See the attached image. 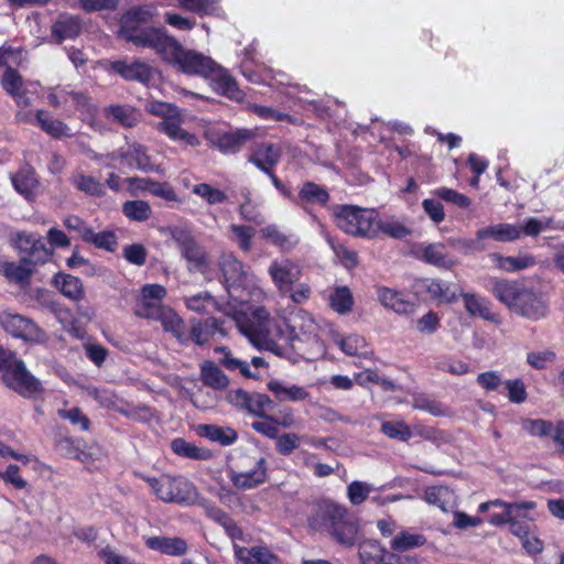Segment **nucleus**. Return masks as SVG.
Listing matches in <instances>:
<instances>
[{"label": "nucleus", "instance_id": "obj_18", "mask_svg": "<svg viewBox=\"0 0 564 564\" xmlns=\"http://www.w3.org/2000/svg\"><path fill=\"white\" fill-rule=\"evenodd\" d=\"M110 69L127 82L148 84L153 78L152 67L140 59H133L132 62L126 59L113 61L110 63Z\"/></svg>", "mask_w": 564, "mask_h": 564}, {"label": "nucleus", "instance_id": "obj_43", "mask_svg": "<svg viewBox=\"0 0 564 564\" xmlns=\"http://www.w3.org/2000/svg\"><path fill=\"white\" fill-rule=\"evenodd\" d=\"M329 305L338 314H347L352 310L354 297L348 286H337L329 295Z\"/></svg>", "mask_w": 564, "mask_h": 564}, {"label": "nucleus", "instance_id": "obj_47", "mask_svg": "<svg viewBox=\"0 0 564 564\" xmlns=\"http://www.w3.org/2000/svg\"><path fill=\"white\" fill-rule=\"evenodd\" d=\"M412 408L415 410L426 411L427 413L440 416L446 414V408L440 402L425 397L422 393H413L411 395Z\"/></svg>", "mask_w": 564, "mask_h": 564}, {"label": "nucleus", "instance_id": "obj_19", "mask_svg": "<svg viewBox=\"0 0 564 564\" xmlns=\"http://www.w3.org/2000/svg\"><path fill=\"white\" fill-rule=\"evenodd\" d=\"M458 296L462 297L464 307L470 317H480L494 324L500 323V315L492 311V303L489 299L470 292H462Z\"/></svg>", "mask_w": 564, "mask_h": 564}, {"label": "nucleus", "instance_id": "obj_3", "mask_svg": "<svg viewBox=\"0 0 564 564\" xmlns=\"http://www.w3.org/2000/svg\"><path fill=\"white\" fill-rule=\"evenodd\" d=\"M235 321L240 333L259 348L279 352V343L289 344L292 338L293 329L286 321L271 318L269 312L262 306L252 308L250 312H237Z\"/></svg>", "mask_w": 564, "mask_h": 564}, {"label": "nucleus", "instance_id": "obj_2", "mask_svg": "<svg viewBox=\"0 0 564 564\" xmlns=\"http://www.w3.org/2000/svg\"><path fill=\"white\" fill-rule=\"evenodd\" d=\"M312 530L327 533L338 544L352 546L359 530L358 519L347 507L333 500L316 502L307 518Z\"/></svg>", "mask_w": 564, "mask_h": 564}, {"label": "nucleus", "instance_id": "obj_54", "mask_svg": "<svg viewBox=\"0 0 564 564\" xmlns=\"http://www.w3.org/2000/svg\"><path fill=\"white\" fill-rule=\"evenodd\" d=\"M376 237L382 232L395 239H403L411 234V230L399 221H381L377 216Z\"/></svg>", "mask_w": 564, "mask_h": 564}, {"label": "nucleus", "instance_id": "obj_63", "mask_svg": "<svg viewBox=\"0 0 564 564\" xmlns=\"http://www.w3.org/2000/svg\"><path fill=\"white\" fill-rule=\"evenodd\" d=\"M231 232L235 235V238L239 245V248L248 252L251 249V239L254 235V229L250 226L245 225H231Z\"/></svg>", "mask_w": 564, "mask_h": 564}, {"label": "nucleus", "instance_id": "obj_41", "mask_svg": "<svg viewBox=\"0 0 564 564\" xmlns=\"http://www.w3.org/2000/svg\"><path fill=\"white\" fill-rule=\"evenodd\" d=\"M200 377L203 383L209 388H227L229 383L223 370L210 360H206L202 364Z\"/></svg>", "mask_w": 564, "mask_h": 564}, {"label": "nucleus", "instance_id": "obj_12", "mask_svg": "<svg viewBox=\"0 0 564 564\" xmlns=\"http://www.w3.org/2000/svg\"><path fill=\"white\" fill-rule=\"evenodd\" d=\"M248 147L250 149L248 162L252 163L264 174H271L280 162L282 155L281 148L271 142L259 141L257 133Z\"/></svg>", "mask_w": 564, "mask_h": 564}, {"label": "nucleus", "instance_id": "obj_58", "mask_svg": "<svg viewBox=\"0 0 564 564\" xmlns=\"http://www.w3.org/2000/svg\"><path fill=\"white\" fill-rule=\"evenodd\" d=\"M120 406V413L134 421L149 422L154 415L153 410L147 405L126 402V405Z\"/></svg>", "mask_w": 564, "mask_h": 564}, {"label": "nucleus", "instance_id": "obj_31", "mask_svg": "<svg viewBox=\"0 0 564 564\" xmlns=\"http://www.w3.org/2000/svg\"><path fill=\"white\" fill-rule=\"evenodd\" d=\"M476 237L478 240L491 238L495 241L510 242L519 239L521 237V231L516 225L502 223L480 228L476 232Z\"/></svg>", "mask_w": 564, "mask_h": 564}, {"label": "nucleus", "instance_id": "obj_57", "mask_svg": "<svg viewBox=\"0 0 564 564\" xmlns=\"http://www.w3.org/2000/svg\"><path fill=\"white\" fill-rule=\"evenodd\" d=\"M57 414L59 417L69 421V423L80 431H88L90 427L89 419L76 406L70 409H58Z\"/></svg>", "mask_w": 564, "mask_h": 564}, {"label": "nucleus", "instance_id": "obj_28", "mask_svg": "<svg viewBox=\"0 0 564 564\" xmlns=\"http://www.w3.org/2000/svg\"><path fill=\"white\" fill-rule=\"evenodd\" d=\"M54 286L67 299L79 302L85 297L82 280L68 273L57 272L52 280Z\"/></svg>", "mask_w": 564, "mask_h": 564}, {"label": "nucleus", "instance_id": "obj_34", "mask_svg": "<svg viewBox=\"0 0 564 564\" xmlns=\"http://www.w3.org/2000/svg\"><path fill=\"white\" fill-rule=\"evenodd\" d=\"M145 544L153 551L172 556H181L187 551V543L181 538L152 536Z\"/></svg>", "mask_w": 564, "mask_h": 564}, {"label": "nucleus", "instance_id": "obj_11", "mask_svg": "<svg viewBox=\"0 0 564 564\" xmlns=\"http://www.w3.org/2000/svg\"><path fill=\"white\" fill-rule=\"evenodd\" d=\"M247 469L228 471V478L239 490H250L263 485L268 479V462L264 457H248Z\"/></svg>", "mask_w": 564, "mask_h": 564}, {"label": "nucleus", "instance_id": "obj_15", "mask_svg": "<svg viewBox=\"0 0 564 564\" xmlns=\"http://www.w3.org/2000/svg\"><path fill=\"white\" fill-rule=\"evenodd\" d=\"M256 137L253 129H236L227 132H215L210 134L209 141L224 154H236Z\"/></svg>", "mask_w": 564, "mask_h": 564}, {"label": "nucleus", "instance_id": "obj_60", "mask_svg": "<svg viewBox=\"0 0 564 564\" xmlns=\"http://www.w3.org/2000/svg\"><path fill=\"white\" fill-rule=\"evenodd\" d=\"M23 78L15 68L7 67L1 78V86L8 95H17L22 88Z\"/></svg>", "mask_w": 564, "mask_h": 564}, {"label": "nucleus", "instance_id": "obj_32", "mask_svg": "<svg viewBox=\"0 0 564 564\" xmlns=\"http://www.w3.org/2000/svg\"><path fill=\"white\" fill-rule=\"evenodd\" d=\"M104 115L123 128H133L140 121L139 110L130 105H110L104 109Z\"/></svg>", "mask_w": 564, "mask_h": 564}, {"label": "nucleus", "instance_id": "obj_25", "mask_svg": "<svg viewBox=\"0 0 564 564\" xmlns=\"http://www.w3.org/2000/svg\"><path fill=\"white\" fill-rule=\"evenodd\" d=\"M83 30V20L78 15L61 13L52 25V35L58 43L76 39Z\"/></svg>", "mask_w": 564, "mask_h": 564}, {"label": "nucleus", "instance_id": "obj_48", "mask_svg": "<svg viewBox=\"0 0 564 564\" xmlns=\"http://www.w3.org/2000/svg\"><path fill=\"white\" fill-rule=\"evenodd\" d=\"M381 432L393 440L406 442L412 437L411 429L403 421H384L381 424Z\"/></svg>", "mask_w": 564, "mask_h": 564}, {"label": "nucleus", "instance_id": "obj_59", "mask_svg": "<svg viewBox=\"0 0 564 564\" xmlns=\"http://www.w3.org/2000/svg\"><path fill=\"white\" fill-rule=\"evenodd\" d=\"M91 394L101 406L119 413L121 408L120 405H126L127 402L118 398L113 390H91Z\"/></svg>", "mask_w": 564, "mask_h": 564}, {"label": "nucleus", "instance_id": "obj_52", "mask_svg": "<svg viewBox=\"0 0 564 564\" xmlns=\"http://www.w3.org/2000/svg\"><path fill=\"white\" fill-rule=\"evenodd\" d=\"M340 349L349 356H360L367 354L366 339L357 334H350L339 341Z\"/></svg>", "mask_w": 564, "mask_h": 564}, {"label": "nucleus", "instance_id": "obj_30", "mask_svg": "<svg viewBox=\"0 0 564 564\" xmlns=\"http://www.w3.org/2000/svg\"><path fill=\"white\" fill-rule=\"evenodd\" d=\"M424 499L429 505L438 507L443 512L457 508V496L446 486H433L425 490Z\"/></svg>", "mask_w": 564, "mask_h": 564}, {"label": "nucleus", "instance_id": "obj_1", "mask_svg": "<svg viewBox=\"0 0 564 564\" xmlns=\"http://www.w3.org/2000/svg\"><path fill=\"white\" fill-rule=\"evenodd\" d=\"M155 17L151 6H133L119 19L118 37L133 44L138 48H150L170 64L176 65L186 75L208 78L213 75L217 63L209 56L195 51L185 50L164 26L150 23Z\"/></svg>", "mask_w": 564, "mask_h": 564}, {"label": "nucleus", "instance_id": "obj_21", "mask_svg": "<svg viewBox=\"0 0 564 564\" xmlns=\"http://www.w3.org/2000/svg\"><path fill=\"white\" fill-rule=\"evenodd\" d=\"M416 258L440 269H451L455 264L447 247L441 242L420 245Z\"/></svg>", "mask_w": 564, "mask_h": 564}, {"label": "nucleus", "instance_id": "obj_20", "mask_svg": "<svg viewBox=\"0 0 564 564\" xmlns=\"http://www.w3.org/2000/svg\"><path fill=\"white\" fill-rule=\"evenodd\" d=\"M329 200L330 194L325 186L306 181L301 185L294 205L307 210L308 206L326 207Z\"/></svg>", "mask_w": 564, "mask_h": 564}, {"label": "nucleus", "instance_id": "obj_7", "mask_svg": "<svg viewBox=\"0 0 564 564\" xmlns=\"http://www.w3.org/2000/svg\"><path fill=\"white\" fill-rule=\"evenodd\" d=\"M328 209L334 225L343 232L358 238H376L378 213L375 209L350 204H335Z\"/></svg>", "mask_w": 564, "mask_h": 564}, {"label": "nucleus", "instance_id": "obj_44", "mask_svg": "<svg viewBox=\"0 0 564 564\" xmlns=\"http://www.w3.org/2000/svg\"><path fill=\"white\" fill-rule=\"evenodd\" d=\"M172 451L182 457L193 459H207L210 457L208 449L196 446L194 443L186 442L183 438H175L171 442Z\"/></svg>", "mask_w": 564, "mask_h": 564}, {"label": "nucleus", "instance_id": "obj_33", "mask_svg": "<svg viewBox=\"0 0 564 564\" xmlns=\"http://www.w3.org/2000/svg\"><path fill=\"white\" fill-rule=\"evenodd\" d=\"M34 272V268L23 263L21 259L19 262L0 261V275L4 276L10 283L29 284Z\"/></svg>", "mask_w": 564, "mask_h": 564}, {"label": "nucleus", "instance_id": "obj_16", "mask_svg": "<svg viewBox=\"0 0 564 564\" xmlns=\"http://www.w3.org/2000/svg\"><path fill=\"white\" fill-rule=\"evenodd\" d=\"M268 272L283 296H286L288 290H291L290 288L299 282L302 276L301 267L290 259L273 261Z\"/></svg>", "mask_w": 564, "mask_h": 564}, {"label": "nucleus", "instance_id": "obj_8", "mask_svg": "<svg viewBox=\"0 0 564 564\" xmlns=\"http://www.w3.org/2000/svg\"><path fill=\"white\" fill-rule=\"evenodd\" d=\"M171 237L189 271H204L208 268V254L189 230L176 227L171 231Z\"/></svg>", "mask_w": 564, "mask_h": 564}, {"label": "nucleus", "instance_id": "obj_36", "mask_svg": "<svg viewBox=\"0 0 564 564\" xmlns=\"http://www.w3.org/2000/svg\"><path fill=\"white\" fill-rule=\"evenodd\" d=\"M165 332L171 333L180 344L188 343V332L184 319L171 307H167L160 319Z\"/></svg>", "mask_w": 564, "mask_h": 564}, {"label": "nucleus", "instance_id": "obj_37", "mask_svg": "<svg viewBox=\"0 0 564 564\" xmlns=\"http://www.w3.org/2000/svg\"><path fill=\"white\" fill-rule=\"evenodd\" d=\"M494 259L499 269L507 272H517L524 270L536 264V260L532 254H520L518 257L502 256L494 253Z\"/></svg>", "mask_w": 564, "mask_h": 564}, {"label": "nucleus", "instance_id": "obj_13", "mask_svg": "<svg viewBox=\"0 0 564 564\" xmlns=\"http://www.w3.org/2000/svg\"><path fill=\"white\" fill-rule=\"evenodd\" d=\"M9 359L1 373L2 382L7 388H42L41 381L28 369L17 351L14 357Z\"/></svg>", "mask_w": 564, "mask_h": 564}, {"label": "nucleus", "instance_id": "obj_62", "mask_svg": "<svg viewBox=\"0 0 564 564\" xmlns=\"http://www.w3.org/2000/svg\"><path fill=\"white\" fill-rule=\"evenodd\" d=\"M522 429L532 436H547L553 432V424L545 420L525 419L522 421Z\"/></svg>", "mask_w": 564, "mask_h": 564}, {"label": "nucleus", "instance_id": "obj_24", "mask_svg": "<svg viewBox=\"0 0 564 564\" xmlns=\"http://www.w3.org/2000/svg\"><path fill=\"white\" fill-rule=\"evenodd\" d=\"M234 552L239 564H278L281 560L265 545L245 547L234 544Z\"/></svg>", "mask_w": 564, "mask_h": 564}, {"label": "nucleus", "instance_id": "obj_29", "mask_svg": "<svg viewBox=\"0 0 564 564\" xmlns=\"http://www.w3.org/2000/svg\"><path fill=\"white\" fill-rule=\"evenodd\" d=\"M61 445L66 448V455L68 457L78 459L85 464L101 460L106 457V451L97 443L86 444L83 448L79 446L73 447L74 441L67 438L63 441Z\"/></svg>", "mask_w": 564, "mask_h": 564}, {"label": "nucleus", "instance_id": "obj_6", "mask_svg": "<svg viewBox=\"0 0 564 564\" xmlns=\"http://www.w3.org/2000/svg\"><path fill=\"white\" fill-rule=\"evenodd\" d=\"M134 475L144 480L152 494L165 503L189 507L197 501L196 486L184 476L162 474L159 477H150L142 473H134Z\"/></svg>", "mask_w": 564, "mask_h": 564}, {"label": "nucleus", "instance_id": "obj_40", "mask_svg": "<svg viewBox=\"0 0 564 564\" xmlns=\"http://www.w3.org/2000/svg\"><path fill=\"white\" fill-rule=\"evenodd\" d=\"M72 185L79 192L94 197L106 195L105 185L94 176L77 173L70 177Z\"/></svg>", "mask_w": 564, "mask_h": 564}, {"label": "nucleus", "instance_id": "obj_35", "mask_svg": "<svg viewBox=\"0 0 564 564\" xmlns=\"http://www.w3.org/2000/svg\"><path fill=\"white\" fill-rule=\"evenodd\" d=\"M223 323L216 317H207L204 322H197L192 325L188 333V341L196 345H204L217 333L221 330Z\"/></svg>", "mask_w": 564, "mask_h": 564}, {"label": "nucleus", "instance_id": "obj_23", "mask_svg": "<svg viewBox=\"0 0 564 564\" xmlns=\"http://www.w3.org/2000/svg\"><path fill=\"white\" fill-rule=\"evenodd\" d=\"M207 79L213 82L214 89L234 100V101H242L245 98V93L238 87L236 79L229 74L227 69L221 67L220 65H216L213 72V75H209Z\"/></svg>", "mask_w": 564, "mask_h": 564}, {"label": "nucleus", "instance_id": "obj_49", "mask_svg": "<svg viewBox=\"0 0 564 564\" xmlns=\"http://www.w3.org/2000/svg\"><path fill=\"white\" fill-rule=\"evenodd\" d=\"M376 488L364 481L355 480L347 487V497L351 505L358 506L365 502Z\"/></svg>", "mask_w": 564, "mask_h": 564}, {"label": "nucleus", "instance_id": "obj_14", "mask_svg": "<svg viewBox=\"0 0 564 564\" xmlns=\"http://www.w3.org/2000/svg\"><path fill=\"white\" fill-rule=\"evenodd\" d=\"M413 293L423 300H433L452 304L458 300V294L451 291L448 283L432 278H417L412 284Z\"/></svg>", "mask_w": 564, "mask_h": 564}, {"label": "nucleus", "instance_id": "obj_53", "mask_svg": "<svg viewBox=\"0 0 564 564\" xmlns=\"http://www.w3.org/2000/svg\"><path fill=\"white\" fill-rule=\"evenodd\" d=\"M425 539L421 534H413L409 532H401L398 535H395L391 541V547L394 551H406L412 547L420 546L424 544Z\"/></svg>", "mask_w": 564, "mask_h": 564}, {"label": "nucleus", "instance_id": "obj_42", "mask_svg": "<svg viewBox=\"0 0 564 564\" xmlns=\"http://www.w3.org/2000/svg\"><path fill=\"white\" fill-rule=\"evenodd\" d=\"M67 96L72 99L75 110L79 112L83 121H91L96 118L98 109L91 98L82 91H69Z\"/></svg>", "mask_w": 564, "mask_h": 564}, {"label": "nucleus", "instance_id": "obj_22", "mask_svg": "<svg viewBox=\"0 0 564 564\" xmlns=\"http://www.w3.org/2000/svg\"><path fill=\"white\" fill-rule=\"evenodd\" d=\"M13 188L25 199L33 200L36 196L40 181L33 166L24 164L11 175Z\"/></svg>", "mask_w": 564, "mask_h": 564}, {"label": "nucleus", "instance_id": "obj_64", "mask_svg": "<svg viewBox=\"0 0 564 564\" xmlns=\"http://www.w3.org/2000/svg\"><path fill=\"white\" fill-rule=\"evenodd\" d=\"M329 246L332 247L333 251L337 256V258L349 267H355L358 261L357 252L354 250H350L348 247H346L344 243L335 241L333 239H328Z\"/></svg>", "mask_w": 564, "mask_h": 564}, {"label": "nucleus", "instance_id": "obj_45", "mask_svg": "<svg viewBox=\"0 0 564 564\" xmlns=\"http://www.w3.org/2000/svg\"><path fill=\"white\" fill-rule=\"evenodd\" d=\"M122 214L130 220L142 223L151 217L152 209L145 200H127L122 204Z\"/></svg>", "mask_w": 564, "mask_h": 564}, {"label": "nucleus", "instance_id": "obj_61", "mask_svg": "<svg viewBox=\"0 0 564 564\" xmlns=\"http://www.w3.org/2000/svg\"><path fill=\"white\" fill-rule=\"evenodd\" d=\"M262 237L281 250H288L291 247L290 239L275 225H269L261 229Z\"/></svg>", "mask_w": 564, "mask_h": 564}, {"label": "nucleus", "instance_id": "obj_46", "mask_svg": "<svg viewBox=\"0 0 564 564\" xmlns=\"http://www.w3.org/2000/svg\"><path fill=\"white\" fill-rule=\"evenodd\" d=\"M35 119L41 129L55 139L67 134V126L58 119L48 117L44 110H37Z\"/></svg>", "mask_w": 564, "mask_h": 564}, {"label": "nucleus", "instance_id": "obj_55", "mask_svg": "<svg viewBox=\"0 0 564 564\" xmlns=\"http://www.w3.org/2000/svg\"><path fill=\"white\" fill-rule=\"evenodd\" d=\"M193 193L204 198L209 205L220 204L227 199V195L223 191L207 183L196 184Z\"/></svg>", "mask_w": 564, "mask_h": 564}, {"label": "nucleus", "instance_id": "obj_50", "mask_svg": "<svg viewBox=\"0 0 564 564\" xmlns=\"http://www.w3.org/2000/svg\"><path fill=\"white\" fill-rule=\"evenodd\" d=\"M87 243L94 245L97 249L113 252L117 249L118 239L116 234L111 230L95 232L93 229Z\"/></svg>", "mask_w": 564, "mask_h": 564}, {"label": "nucleus", "instance_id": "obj_26", "mask_svg": "<svg viewBox=\"0 0 564 564\" xmlns=\"http://www.w3.org/2000/svg\"><path fill=\"white\" fill-rule=\"evenodd\" d=\"M219 268L228 292L239 286L246 278L243 263L231 253L220 258Z\"/></svg>", "mask_w": 564, "mask_h": 564}, {"label": "nucleus", "instance_id": "obj_38", "mask_svg": "<svg viewBox=\"0 0 564 564\" xmlns=\"http://www.w3.org/2000/svg\"><path fill=\"white\" fill-rule=\"evenodd\" d=\"M199 432L202 436L223 446L231 445L238 438L237 432L229 426L205 424L199 426Z\"/></svg>", "mask_w": 564, "mask_h": 564}, {"label": "nucleus", "instance_id": "obj_9", "mask_svg": "<svg viewBox=\"0 0 564 564\" xmlns=\"http://www.w3.org/2000/svg\"><path fill=\"white\" fill-rule=\"evenodd\" d=\"M14 247L22 262L34 268V270L37 265L50 261L53 254L52 249L47 247L44 239L34 234H18Z\"/></svg>", "mask_w": 564, "mask_h": 564}, {"label": "nucleus", "instance_id": "obj_10", "mask_svg": "<svg viewBox=\"0 0 564 564\" xmlns=\"http://www.w3.org/2000/svg\"><path fill=\"white\" fill-rule=\"evenodd\" d=\"M0 326L12 337L29 343H39L45 335L33 319L11 311L0 313Z\"/></svg>", "mask_w": 564, "mask_h": 564}, {"label": "nucleus", "instance_id": "obj_4", "mask_svg": "<svg viewBox=\"0 0 564 564\" xmlns=\"http://www.w3.org/2000/svg\"><path fill=\"white\" fill-rule=\"evenodd\" d=\"M487 290L511 312L531 321L544 318L549 313L547 302L541 292L519 280L492 278Z\"/></svg>", "mask_w": 564, "mask_h": 564}, {"label": "nucleus", "instance_id": "obj_56", "mask_svg": "<svg viewBox=\"0 0 564 564\" xmlns=\"http://www.w3.org/2000/svg\"><path fill=\"white\" fill-rule=\"evenodd\" d=\"M166 308L167 306H163L162 303L141 299L135 308V314L143 318L160 321Z\"/></svg>", "mask_w": 564, "mask_h": 564}, {"label": "nucleus", "instance_id": "obj_39", "mask_svg": "<svg viewBox=\"0 0 564 564\" xmlns=\"http://www.w3.org/2000/svg\"><path fill=\"white\" fill-rule=\"evenodd\" d=\"M362 564H399L401 557L388 552L376 544L365 546L360 550Z\"/></svg>", "mask_w": 564, "mask_h": 564}, {"label": "nucleus", "instance_id": "obj_5", "mask_svg": "<svg viewBox=\"0 0 564 564\" xmlns=\"http://www.w3.org/2000/svg\"><path fill=\"white\" fill-rule=\"evenodd\" d=\"M257 416H265L273 409V401L256 390H192L189 399L200 410L216 408L221 399Z\"/></svg>", "mask_w": 564, "mask_h": 564}, {"label": "nucleus", "instance_id": "obj_17", "mask_svg": "<svg viewBox=\"0 0 564 564\" xmlns=\"http://www.w3.org/2000/svg\"><path fill=\"white\" fill-rule=\"evenodd\" d=\"M111 160H120L127 167L131 170H140L142 172L153 171L151 158L147 152V148L140 143H129L126 148H119L117 151L108 154Z\"/></svg>", "mask_w": 564, "mask_h": 564}, {"label": "nucleus", "instance_id": "obj_27", "mask_svg": "<svg viewBox=\"0 0 564 564\" xmlns=\"http://www.w3.org/2000/svg\"><path fill=\"white\" fill-rule=\"evenodd\" d=\"M377 296L384 307L398 314H411L415 310V303L406 300L404 294L400 291L387 286H378Z\"/></svg>", "mask_w": 564, "mask_h": 564}, {"label": "nucleus", "instance_id": "obj_51", "mask_svg": "<svg viewBox=\"0 0 564 564\" xmlns=\"http://www.w3.org/2000/svg\"><path fill=\"white\" fill-rule=\"evenodd\" d=\"M437 198L451 203L459 208L466 209L470 206L471 200L468 196L448 187H438L432 192Z\"/></svg>", "mask_w": 564, "mask_h": 564}]
</instances>
